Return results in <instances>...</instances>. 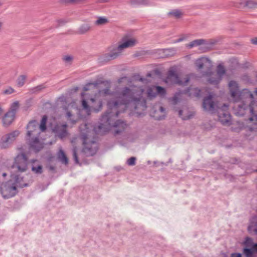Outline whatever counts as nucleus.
<instances>
[{
  "mask_svg": "<svg viewBox=\"0 0 257 257\" xmlns=\"http://www.w3.org/2000/svg\"><path fill=\"white\" fill-rule=\"evenodd\" d=\"M143 90L140 88L131 86L122 89L116 95L114 100H110L107 103L108 107L111 110L103 116V121L110 122L118 115V109H124L126 107H134L135 109L141 107H144L140 102Z\"/></svg>",
  "mask_w": 257,
  "mask_h": 257,
  "instance_id": "1",
  "label": "nucleus"
},
{
  "mask_svg": "<svg viewBox=\"0 0 257 257\" xmlns=\"http://www.w3.org/2000/svg\"><path fill=\"white\" fill-rule=\"evenodd\" d=\"M228 86L232 100L235 102L240 100L243 103V106H239L238 110L235 112L236 114L239 116L242 115L245 111L248 110L251 115L249 120L257 124V104L253 100L252 93L246 89L238 92L237 84L234 81H230Z\"/></svg>",
  "mask_w": 257,
  "mask_h": 257,
  "instance_id": "2",
  "label": "nucleus"
},
{
  "mask_svg": "<svg viewBox=\"0 0 257 257\" xmlns=\"http://www.w3.org/2000/svg\"><path fill=\"white\" fill-rule=\"evenodd\" d=\"M103 83L99 84H90V89H99L98 93L95 95H91L88 92L82 94V106L86 113H89L91 111H98L101 109L102 106V100L107 98L108 89H100L102 88Z\"/></svg>",
  "mask_w": 257,
  "mask_h": 257,
  "instance_id": "3",
  "label": "nucleus"
},
{
  "mask_svg": "<svg viewBox=\"0 0 257 257\" xmlns=\"http://www.w3.org/2000/svg\"><path fill=\"white\" fill-rule=\"evenodd\" d=\"M22 178L19 180L18 177H12L8 182L2 184L0 186V193L5 199L15 196L18 193V188L26 186L22 182Z\"/></svg>",
  "mask_w": 257,
  "mask_h": 257,
  "instance_id": "4",
  "label": "nucleus"
},
{
  "mask_svg": "<svg viewBox=\"0 0 257 257\" xmlns=\"http://www.w3.org/2000/svg\"><path fill=\"white\" fill-rule=\"evenodd\" d=\"M138 41L136 38L130 36H125L121 39L117 46L110 48L109 56L114 59L119 56L126 48L135 46Z\"/></svg>",
  "mask_w": 257,
  "mask_h": 257,
  "instance_id": "5",
  "label": "nucleus"
},
{
  "mask_svg": "<svg viewBox=\"0 0 257 257\" xmlns=\"http://www.w3.org/2000/svg\"><path fill=\"white\" fill-rule=\"evenodd\" d=\"M38 126L39 124L36 121L30 122L27 126V138L30 141L32 147L36 152L39 151L43 147L38 139L40 134Z\"/></svg>",
  "mask_w": 257,
  "mask_h": 257,
  "instance_id": "6",
  "label": "nucleus"
},
{
  "mask_svg": "<svg viewBox=\"0 0 257 257\" xmlns=\"http://www.w3.org/2000/svg\"><path fill=\"white\" fill-rule=\"evenodd\" d=\"M80 129L81 138L84 145V151L89 155H93L97 150V144L94 141L87 142V136L90 132L86 124L81 126Z\"/></svg>",
  "mask_w": 257,
  "mask_h": 257,
  "instance_id": "7",
  "label": "nucleus"
},
{
  "mask_svg": "<svg viewBox=\"0 0 257 257\" xmlns=\"http://www.w3.org/2000/svg\"><path fill=\"white\" fill-rule=\"evenodd\" d=\"M189 80L188 76L184 77L183 75L178 74L174 71H170L165 82L168 85H183L188 82Z\"/></svg>",
  "mask_w": 257,
  "mask_h": 257,
  "instance_id": "8",
  "label": "nucleus"
},
{
  "mask_svg": "<svg viewBox=\"0 0 257 257\" xmlns=\"http://www.w3.org/2000/svg\"><path fill=\"white\" fill-rule=\"evenodd\" d=\"M13 167L20 172H25L28 168V159L24 153L17 155L13 164Z\"/></svg>",
  "mask_w": 257,
  "mask_h": 257,
  "instance_id": "9",
  "label": "nucleus"
},
{
  "mask_svg": "<svg viewBox=\"0 0 257 257\" xmlns=\"http://www.w3.org/2000/svg\"><path fill=\"white\" fill-rule=\"evenodd\" d=\"M241 244L244 246L243 252L246 256L257 253V243H254L251 238L246 237Z\"/></svg>",
  "mask_w": 257,
  "mask_h": 257,
  "instance_id": "10",
  "label": "nucleus"
},
{
  "mask_svg": "<svg viewBox=\"0 0 257 257\" xmlns=\"http://www.w3.org/2000/svg\"><path fill=\"white\" fill-rule=\"evenodd\" d=\"M225 74V72L224 67L220 65L217 66L216 72H208L206 74V76L210 83H215L219 82Z\"/></svg>",
  "mask_w": 257,
  "mask_h": 257,
  "instance_id": "11",
  "label": "nucleus"
},
{
  "mask_svg": "<svg viewBox=\"0 0 257 257\" xmlns=\"http://www.w3.org/2000/svg\"><path fill=\"white\" fill-rule=\"evenodd\" d=\"M19 135V132L16 131L3 136L0 141L1 147L2 148L8 147L11 144L15 141Z\"/></svg>",
  "mask_w": 257,
  "mask_h": 257,
  "instance_id": "12",
  "label": "nucleus"
},
{
  "mask_svg": "<svg viewBox=\"0 0 257 257\" xmlns=\"http://www.w3.org/2000/svg\"><path fill=\"white\" fill-rule=\"evenodd\" d=\"M51 125L52 131L55 133L56 136L61 139L64 138L67 136L68 132L66 124H57L54 126H52V124Z\"/></svg>",
  "mask_w": 257,
  "mask_h": 257,
  "instance_id": "13",
  "label": "nucleus"
},
{
  "mask_svg": "<svg viewBox=\"0 0 257 257\" xmlns=\"http://www.w3.org/2000/svg\"><path fill=\"white\" fill-rule=\"evenodd\" d=\"M148 97L152 98L155 97L157 95L159 94L161 96L165 94L164 88L160 86H153L148 89Z\"/></svg>",
  "mask_w": 257,
  "mask_h": 257,
  "instance_id": "14",
  "label": "nucleus"
},
{
  "mask_svg": "<svg viewBox=\"0 0 257 257\" xmlns=\"http://www.w3.org/2000/svg\"><path fill=\"white\" fill-rule=\"evenodd\" d=\"M16 115L12 112L8 111L2 117L3 125L7 127L10 125L15 120Z\"/></svg>",
  "mask_w": 257,
  "mask_h": 257,
  "instance_id": "15",
  "label": "nucleus"
},
{
  "mask_svg": "<svg viewBox=\"0 0 257 257\" xmlns=\"http://www.w3.org/2000/svg\"><path fill=\"white\" fill-rule=\"evenodd\" d=\"M195 65L198 69H201L205 67L210 68L211 62L207 58L202 57L196 60Z\"/></svg>",
  "mask_w": 257,
  "mask_h": 257,
  "instance_id": "16",
  "label": "nucleus"
},
{
  "mask_svg": "<svg viewBox=\"0 0 257 257\" xmlns=\"http://www.w3.org/2000/svg\"><path fill=\"white\" fill-rule=\"evenodd\" d=\"M215 104L212 100V96L209 95L203 102V107L205 111L211 112L213 110Z\"/></svg>",
  "mask_w": 257,
  "mask_h": 257,
  "instance_id": "17",
  "label": "nucleus"
},
{
  "mask_svg": "<svg viewBox=\"0 0 257 257\" xmlns=\"http://www.w3.org/2000/svg\"><path fill=\"white\" fill-rule=\"evenodd\" d=\"M234 3L239 4L241 7H246L249 9L257 8L256 0H234Z\"/></svg>",
  "mask_w": 257,
  "mask_h": 257,
  "instance_id": "18",
  "label": "nucleus"
},
{
  "mask_svg": "<svg viewBox=\"0 0 257 257\" xmlns=\"http://www.w3.org/2000/svg\"><path fill=\"white\" fill-rule=\"evenodd\" d=\"M247 230L250 234L257 235V216H253L250 219Z\"/></svg>",
  "mask_w": 257,
  "mask_h": 257,
  "instance_id": "19",
  "label": "nucleus"
},
{
  "mask_svg": "<svg viewBox=\"0 0 257 257\" xmlns=\"http://www.w3.org/2000/svg\"><path fill=\"white\" fill-rule=\"evenodd\" d=\"M32 170L36 174H41L42 172V166L37 160H33L31 161Z\"/></svg>",
  "mask_w": 257,
  "mask_h": 257,
  "instance_id": "20",
  "label": "nucleus"
},
{
  "mask_svg": "<svg viewBox=\"0 0 257 257\" xmlns=\"http://www.w3.org/2000/svg\"><path fill=\"white\" fill-rule=\"evenodd\" d=\"M20 104L19 101L16 100L12 102L10 106L9 112H12L16 115L17 111L19 109Z\"/></svg>",
  "mask_w": 257,
  "mask_h": 257,
  "instance_id": "21",
  "label": "nucleus"
},
{
  "mask_svg": "<svg viewBox=\"0 0 257 257\" xmlns=\"http://www.w3.org/2000/svg\"><path fill=\"white\" fill-rule=\"evenodd\" d=\"M57 157L58 159L65 164H67L68 163V159L67 158L64 152L61 149L59 150Z\"/></svg>",
  "mask_w": 257,
  "mask_h": 257,
  "instance_id": "22",
  "label": "nucleus"
},
{
  "mask_svg": "<svg viewBox=\"0 0 257 257\" xmlns=\"http://www.w3.org/2000/svg\"><path fill=\"white\" fill-rule=\"evenodd\" d=\"M219 120L222 123H226L230 121V116L227 113H219Z\"/></svg>",
  "mask_w": 257,
  "mask_h": 257,
  "instance_id": "23",
  "label": "nucleus"
},
{
  "mask_svg": "<svg viewBox=\"0 0 257 257\" xmlns=\"http://www.w3.org/2000/svg\"><path fill=\"white\" fill-rule=\"evenodd\" d=\"M126 124L123 122L118 120L117 121V122L112 126L114 128H117L118 127V130H115L114 132L115 134H117L119 132L124 130V129L125 128Z\"/></svg>",
  "mask_w": 257,
  "mask_h": 257,
  "instance_id": "24",
  "label": "nucleus"
},
{
  "mask_svg": "<svg viewBox=\"0 0 257 257\" xmlns=\"http://www.w3.org/2000/svg\"><path fill=\"white\" fill-rule=\"evenodd\" d=\"M108 22V19L104 17H98L95 22V25L101 26L106 24Z\"/></svg>",
  "mask_w": 257,
  "mask_h": 257,
  "instance_id": "25",
  "label": "nucleus"
},
{
  "mask_svg": "<svg viewBox=\"0 0 257 257\" xmlns=\"http://www.w3.org/2000/svg\"><path fill=\"white\" fill-rule=\"evenodd\" d=\"M27 79L26 75H20L17 79L16 85L17 86L21 87H22L25 83Z\"/></svg>",
  "mask_w": 257,
  "mask_h": 257,
  "instance_id": "26",
  "label": "nucleus"
},
{
  "mask_svg": "<svg viewBox=\"0 0 257 257\" xmlns=\"http://www.w3.org/2000/svg\"><path fill=\"white\" fill-rule=\"evenodd\" d=\"M90 30V26L88 24L82 25L78 29V32L80 34H83L88 32Z\"/></svg>",
  "mask_w": 257,
  "mask_h": 257,
  "instance_id": "27",
  "label": "nucleus"
},
{
  "mask_svg": "<svg viewBox=\"0 0 257 257\" xmlns=\"http://www.w3.org/2000/svg\"><path fill=\"white\" fill-rule=\"evenodd\" d=\"M169 15L170 16L173 17L174 18H179L182 16L183 14L180 10H174L170 12L169 13Z\"/></svg>",
  "mask_w": 257,
  "mask_h": 257,
  "instance_id": "28",
  "label": "nucleus"
},
{
  "mask_svg": "<svg viewBox=\"0 0 257 257\" xmlns=\"http://www.w3.org/2000/svg\"><path fill=\"white\" fill-rule=\"evenodd\" d=\"M47 119V118L46 116H44L42 118L41 124L40 125V129L41 130L42 132L44 131L46 128V124Z\"/></svg>",
  "mask_w": 257,
  "mask_h": 257,
  "instance_id": "29",
  "label": "nucleus"
},
{
  "mask_svg": "<svg viewBox=\"0 0 257 257\" xmlns=\"http://www.w3.org/2000/svg\"><path fill=\"white\" fill-rule=\"evenodd\" d=\"M136 159L135 157H131L127 159L126 163L128 166H134L136 164Z\"/></svg>",
  "mask_w": 257,
  "mask_h": 257,
  "instance_id": "30",
  "label": "nucleus"
},
{
  "mask_svg": "<svg viewBox=\"0 0 257 257\" xmlns=\"http://www.w3.org/2000/svg\"><path fill=\"white\" fill-rule=\"evenodd\" d=\"M15 92V90L11 87H9L6 88L5 90H4V94H10Z\"/></svg>",
  "mask_w": 257,
  "mask_h": 257,
  "instance_id": "31",
  "label": "nucleus"
},
{
  "mask_svg": "<svg viewBox=\"0 0 257 257\" xmlns=\"http://www.w3.org/2000/svg\"><path fill=\"white\" fill-rule=\"evenodd\" d=\"M72 108V106L70 105H69L67 107V108H66V115L68 117V118H70L71 116V109Z\"/></svg>",
  "mask_w": 257,
  "mask_h": 257,
  "instance_id": "32",
  "label": "nucleus"
},
{
  "mask_svg": "<svg viewBox=\"0 0 257 257\" xmlns=\"http://www.w3.org/2000/svg\"><path fill=\"white\" fill-rule=\"evenodd\" d=\"M8 174L5 172H0V180L4 181L6 180Z\"/></svg>",
  "mask_w": 257,
  "mask_h": 257,
  "instance_id": "33",
  "label": "nucleus"
},
{
  "mask_svg": "<svg viewBox=\"0 0 257 257\" xmlns=\"http://www.w3.org/2000/svg\"><path fill=\"white\" fill-rule=\"evenodd\" d=\"M166 53L169 55L172 56L175 54V50L174 49H168L165 50Z\"/></svg>",
  "mask_w": 257,
  "mask_h": 257,
  "instance_id": "34",
  "label": "nucleus"
},
{
  "mask_svg": "<svg viewBox=\"0 0 257 257\" xmlns=\"http://www.w3.org/2000/svg\"><path fill=\"white\" fill-rule=\"evenodd\" d=\"M145 0H131V3L133 5L142 4L145 3Z\"/></svg>",
  "mask_w": 257,
  "mask_h": 257,
  "instance_id": "35",
  "label": "nucleus"
},
{
  "mask_svg": "<svg viewBox=\"0 0 257 257\" xmlns=\"http://www.w3.org/2000/svg\"><path fill=\"white\" fill-rule=\"evenodd\" d=\"M73 58L70 56H65L63 57V60L66 62H69L72 61Z\"/></svg>",
  "mask_w": 257,
  "mask_h": 257,
  "instance_id": "36",
  "label": "nucleus"
},
{
  "mask_svg": "<svg viewBox=\"0 0 257 257\" xmlns=\"http://www.w3.org/2000/svg\"><path fill=\"white\" fill-rule=\"evenodd\" d=\"M73 151V156H74V158L75 162H76V163L78 164V163H79V161H78V157H77V155H76V149L74 148Z\"/></svg>",
  "mask_w": 257,
  "mask_h": 257,
  "instance_id": "37",
  "label": "nucleus"
},
{
  "mask_svg": "<svg viewBox=\"0 0 257 257\" xmlns=\"http://www.w3.org/2000/svg\"><path fill=\"white\" fill-rule=\"evenodd\" d=\"M199 44V43L198 41H194L191 43H190L188 45L189 47H192L194 46H196Z\"/></svg>",
  "mask_w": 257,
  "mask_h": 257,
  "instance_id": "38",
  "label": "nucleus"
},
{
  "mask_svg": "<svg viewBox=\"0 0 257 257\" xmlns=\"http://www.w3.org/2000/svg\"><path fill=\"white\" fill-rule=\"evenodd\" d=\"M192 91H193L194 95L196 96H198L199 95L198 92L200 91V90H198L196 88L192 89Z\"/></svg>",
  "mask_w": 257,
  "mask_h": 257,
  "instance_id": "39",
  "label": "nucleus"
},
{
  "mask_svg": "<svg viewBox=\"0 0 257 257\" xmlns=\"http://www.w3.org/2000/svg\"><path fill=\"white\" fill-rule=\"evenodd\" d=\"M231 257H241V254L240 253H233L231 254Z\"/></svg>",
  "mask_w": 257,
  "mask_h": 257,
  "instance_id": "40",
  "label": "nucleus"
},
{
  "mask_svg": "<svg viewBox=\"0 0 257 257\" xmlns=\"http://www.w3.org/2000/svg\"><path fill=\"white\" fill-rule=\"evenodd\" d=\"M251 43L254 45H257V38H254L251 40Z\"/></svg>",
  "mask_w": 257,
  "mask_h": 257,
  "instance_id": "41",
  "label": "nucleus"
},
{
  "mask_svg": "<svg viewBox=\"0 0 257 257\" xmlns=\"http://www.w3.org/2000/svg\"><path fill=\"white\" fill-rule=\"evenodd\" d=\"M4 110L2 106H0V116L3 114Z\"/></svg>",
  "mask_w": 257,
  "mask_h": 257,
  "instance_id": "42",
  "label": "nucleus"
},
{
  "mask_svg": "<svg viewBox=\"0 0 257 257\" xmlns=\"http://www.w3.org/2000/svg\"><path fill=\"white\" fill-rule=\"evenodd\" d=\"M4 25V23L2 21L0 20V31L2 30L3 28V26Z\"/></svg>",
  "mask_w": 257,
  "mask_h": 257,
  "instance_id": "43",
  "label": "nucleus"
},
{
  "mask_svg": "<svg viewBox=\"0 0 257 257\" xmlns=\"http://www.w3.org/2000/svg\"><path fill=\"white\" fill-rule=\"evenodd\" d=\"M109 0H98V1L100 3H105L108 2Z\"/></svg>",
  "mask_w": 257,
  "mask_h": 257,
  "instance_id": "44",
  "label": "nucleus"
},
{
  "mask_svg": "<svg viewBox=\"0 0 257 257\" xmlns=\"http://www.w3.org/2000/svg\"><path fill=\"white\" fill-rule=\"evenodd\" d=\"M160 111H161L162 112L164 113L165 110L163 108V107H161L160 108Z\"/></svg>",
  "mask_w": 257,
  "mask_h": 257,
  "instance_id": "45",
  "label": "nucleus"
},
{
  "mask_svg": "<svg viewBox=\"0 0 257 257\" xmlns=\"http://www.w3.org/2000/svg\"><path fill=\"white\" fill-rule=\"evenodd\" d=\"M182 111H179V115H180V116H182Z\"/></svg>",
  "mask_w": 257,
  "mask_h": 257,
  "instance_id": "46",
  "label": "nucleus"
},
{
  "mask_svg": "<svg viewBox=\"0 0 257 257\" xmlns=\"http://www.w3.org/2000/svg\"><path fill=\"white\" fill-rule=\"evenodd\" d=\"M71 143H72V144H74V140H72V141H71Z\"/></svg>",
  "mask_w": 257,
  "mask_h": 257,
  "instance_id": "47",
  "label": "nucleus"
},
{
  "mask_svg": "<svg viewBox=\"0 0 257 257\" xmlns=\"http://www.w3.org/2000/svg\"><path fill=\"white\" fill-rule=\"evenodd\" d=\"M75 122H76V121H74V120H72V122L73 123H74Z\"/></svg>",
  "mask_w": 257,
  "mask_h": 257,
  "instance_id": "48",
  "label": "nucleus"
},
{
  "mask_svg": "<svg viewBox=\"0 0 257 257\" xmlns=\"http://www.w3.org/2000/svg\"><path fill=\"white\" fill-rule=\"evenodd\" d=\"M255 93H256V94L257 95V90H255Z\"/></svg>",
  "mask_w": 257,
  "mask_h": 257,
  "instance_id": "49",
  "label": "nucleus"
},
{
  "mask_svg": "<svg viewBox=\"0 0 257 257\" xmlns=\"http://www.w3.org/2000/svg\"><path fill=\"white\" fill-rule=\"evenodd\" d=\"M137 113H138L139 114H141V113H139V112H137Z\"/></svg>",
  "mask_w": 257,
  "mask_h": 257,
  "instance_id": "50",
  "label": "nucleus"
}]
</instances>
